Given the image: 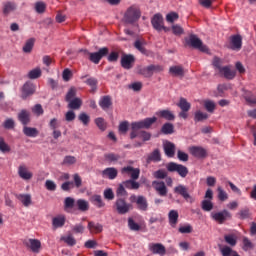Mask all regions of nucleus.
<instances>
[{"instance_id": "1", "label": "nucleus", "mask_w": 256, "mask_h": 256, "mask_svg": "<svg viewBox=\"0 0 256 256\" xmlns=\"http://www.w3.org/2000/svg\"><path fill=\"white\" fill-rule=\"evenodd\" d=\"M153 123H157V117L146 118L138 122H133L131 124L132 132L130 133V139L139 137V132H137L138 129H149Z\"/></svg>"}, {"instance_id": "2", "label": "nucleus", "mask_w": 256, "mask_h": 256, "mask_svg": "<svg viewBox=\"0 0 256 256\" xmlns=\"http://www.w3.org/2000/svg\"><path fill=\"white\" fill-rule=\"evenodd\" d=\"M84 53H86V55H89V61H91V63H94L95 65H99V63L101 62V59L109 55V48L103 47V48H100L99 51L97 52H89L87 50H84Z\"/></svg>"}, {"instance_id": "3", "label": "nucleus", "mask_w": 256, "mask_h": 256, "mask_svg": "<svg viewBox=\"0 0 256 256\" xmlns=\"http://www.w3.org/2000/svg\"><path fill=\"white\" fill-rule=\"evenodd\" d=\"M175 195H179L183 197L186 203H195V198L191 196V192L189 191V187L183 184H178L173 189Z\"/></svg>"}, {"instance_id": "4", "label": "nucleus", "mask_w": 256, "mask_h": 256, "mask_svg": "<svg viewBox=\"0 0 256 256\" xmlns=\"http://www.w3.org/2000/svg\"><path fill=\"white\" fill-rule=\"evenodd\" d=\"M114 208L117 211L118 215H127V213H129V211L133 209V205L131 203H128L125 198L119 197L114 203Z\"/></svg>"}, {"instance_id": "5", "label": "nucleus", "mask_w": 256, "mask_h": 256, "mask_svg": "<svg viewBox=\"0 0 256 256\" xmlns=\"http://www.w3.org/2000/svg\"><path fill=\"white\" fill-rule=\"evenodd\" d=\"M185 42L190 47H193V49L202 51V53H207V51H209V48H207V46L203 44V41H201L195 34H190L189 38L185 39Z\"/></svg>"}, {"instance_id": "6", "label": "nucleus", "mask_w": 256, "mask_h": 256, "mask_svg": "<svg viewBox=\"0 0 256 256\" xmlns=\"http://www.w3.org/2000/svg\"><path fill=\"white\" fill-rule=\"evenodd\" d=\"M124 19L126 23L133 25V23H137L139 19H141V10L137 8V6H131L127 9Z\"/></svg>"}, {"instance_id": "7", "label": "nucleus", "mask_w": 256, "mask_h": 256, "mask_svg": "<svg viewBox=\"0 0 256 256\" xmlns=\"http://www.w3.org/2000/svg\"><path fill=\"white\" fill-rule=\"evenodd\" d=\"M167 171L169 173H178L179 176L182 177V179H185L187 175H189V169L182 165V164H177L175 162H170L166 165Z\"/></svg>"}, {"instance_id": "8", "label": "nucleus", "mask_w": 256, "mask_h": 256, "mask_svg": "<svg viewBox=\"0 0 256 256\" xmlns=\"http://www.w3.org/2000/svg\"><path fill=\"white\" fill-rule=\"evenodd\" d=\"M37 88L31 82H26L21 88V99H29L32 95H35Z\"/></svg>"}, {"instance_id": "9", "label": "nucleus", "mask_w": 256, "mask_h": 256, "mask_svg": "<svg viewBox=\"0 0 256 256\" xmlns=\"http://www.w3.org/2000/svg\"><path fill=\"white\" fill-rule=\"evenodd\" d=\"M211 217L214 221H216L220 225H223V223L226 222L227 219H231V213L227 210H223L220 212L212 213Z\"/></svg>"}, {"instance_id": "10", "label": "nucleus", "mask_w": 256, "mask_h": 256, "mask_svg": "<svg viewBox=\"0 0 256 256\" xmlns=\"http://www.w3.org/2000/svg\"><path fill=\"white\" fill-rule=\"evenodd\" d=\"M151 25L153 29L158 31V33H160V31H163V26L165 25L163 15H161L160 13L155 14L151 19Z\"/></svg>"}, {"instance_id": "11", "label": "nucleus", "mask_w": 256, "mask_h": 256, "mask_svg": "<svg viewBox=\"0 0 256 256\" xmlns=\"http://www.w3.org/2000/svg\"><path fill=\"white\" fill-rule=\"evenodd\" d=\"M243 47V37L241 35L236 34L230 37V49L232 51H241Z\"/></svg>"}, {"instance_id": "12", "label": "nucleus", "mask_w": 256, "mask_h": 256, "mask_svg": "<svg viewBox=\"0 0 256 256\" xmlns=\"http://www.w3.org/2000/svg\"><path fill=\"white\" fill-rule=\"evenodd\" d=\"M152 187L153 189H155L158 195H160V197H167V193L169 190L167 189L165 182L155 180L152 182Z\"/></svg>"}, {"instance_id": "13", "label": "nucleus", "mask_w": 256, "mask_h": 256, "mask_svg": "<svg viewBox=\"0 0 256 256\" xmlns=\"http://www.w3.org/2000/svg\"><path fill=\"white\" fill-rule=\"evenodd\" d=\"M189 152L197 159H205L207 157V150L201 146H191Z\"/></svg>"}, {"instance_id": "14", "label": "nucleus", "mask_w": 256, "mask_h": 256, "mask_svg": "<svg viewBox=\"0 0 256 256\" xmlns=\"http://www.w3.org/2000/svg\"><path fill=\"white\" fill-rule=\"evenodd\" d=\"M146 45H147V41H145V40L137 39L134 42L135 49H137V51H139L142 55L149 57L151 55V51H149V50H147V48H145Z\"/></svg>"}, {"instance_id": "15", "label": "nucleus", "mask_w": 256, "mask_h": 256, "mask_svg": "<svg viewBox=\"0 0 256 256\" xmlns=\"http://www.w3.org/2000/svg\"><path fill=\"white\" fill-rule=\"evenodd\" d=\"M133 63H135V56L131 54H125L121 58V67L123 69H132Z\"/></svg>"}, {"instance_id": "16", "label": "nucleus", "mask_w": 256, "mask_h": 256, "mask_svg": "<svg viewBox=\"0 0 256 256\" xmlns=\"http://www.w3.org/2000/svg\"><path fill=\"white\" fill-rule=\"evenodd\" d=\"M99 107H101V109L103 111H109V109H111V107H113V100L111 99V96L106 95V96H102L98 102Z\"/></svg>"}, {"instance_id": "17", "label": "nucleus", "mask_w": 256, "mask_h": 256, "mask_svg": "<svg viewBox=\"0 0 256 256\" xmlns=\"http://www.w3.org/2000/svg\"><path fill=\"white\" fill-rule=\"evenodd\" d=\"M149 250L154 254V255H160L164 256L165 253H167V250L165 249V246L161 243H153L149 245Z\"/></svg>"}, {"instance_id": "18", "label": "nucleus", "mask_w": 256, "mask_h": 256, "mask_svg": "<svg viewBox=\"0 0 256 256\" xmlns=\"http://www.w3.org/2000/svg\"><path fill=\"white\" fill-rule=\"evenodd\" d=\"M163 149L166 157H170V158L175 157L176 146L173 142L165 141L163 143Z\"/></svg>"}, {"instance_id": "19", "label": "nucleus", "mask_w": 256, "mask_h": 256, "mask_svg": "<svg viewBox=\"0 0 256 256\" xmlns=\"http://www.w3.org/2000/svg\"><path fill=\"white\" fill-rule=\"evenodd\" d=\"M117 175H119V171H117V168H106L102 171V177L104 179H110L113 181V179H117Z\"/></svg>"}, {"instance_id": "20", "label": "nucleus", "mask_w": 256, "mask_h": 256, "mask_svg": "<svg viewBox=\"0 0 256 256\" xmlns=\"http://www.w3.org/2000/svg\"><path fill=\"white\" fill-rule=\"evenodd\" d=\"M219 73H221L225 79L232 80L235 79L237 75V71L231 69V66H224L223 68H220Z\"/></svg>"}, {"instance_id": "21", "label": "nucleus", "mask_w": 256, "mask_h": 256, "mask_svg": "<svg viewBox=\"0 0 256 256\" xmlns=\"http://www.w3.org/2000/svg\"><path fill=\"white\" fill-rule=\"evenodd\" d=\"M18 175L24 181H29L30 179L33 178V173L29 172V170L27 169V166H25V165L19 166Z\"/></svg>"}, {"instance_id": "22", "label": "nucleus", "mask_w": 256, "mask_h": 256, "mask_svg": "<svg viewBox=\"0 0 256 256\" xmlns=\"http://www.w3.org/2000/svg\"><path fill=\"white\" fill-rule=\"evenodd\" d=\"M168 220L170 227L175 229V227H177V223H179V212L177 210H170L168 213Z\"/></svg>"}, {"instance_id": "23", "label": "nucleus", "mask_w": 256, "mask_h": 256, "mask_svg": "<svg viewBox=\"0 0 256 256\" xmlns=\"http://www.w3.org/2000/svg\"><path fill=\"white\" fill-rule=\"evenodd\" d=\"M121 173L122 174L130 173L131 179H139V175L141 171L137 168H133V166H126L121 169Z\"/></svg>"}, {"instance_id": "24", "label": "nucleus", "mask_w": 256, "mask_h": 256, "mask_svg": "<svg viewBox=\"0 0 256 256\" xmlns=\"http://www.w3.org/2000/svg\"><path fill=\"white\" fill-rule=\"evenodd\" d=\"M169 73L172 77H185V69L181 65L171 66Z\"/></svg>"}, {"instance_id": "25", "label": "nucleus", "mask_w": 256, "mask_h": 256, "mask_svg": "<svg viewBox=\"0 0 256 256\" xmlns=\"http://www.w3.org/2000/svg\"><path fill=\"white\" fill-rule=\"evenodd\" d=\"M156 115L166 121H175V114H173L171 110H160L156 112Z\"/></svg>"}, {"instance_id": "26", "label": "nucleus", "mask_w": 256, "mask_h": 256, "mask_svg": "<svg viewBox=\"0 0 256 256\" xmlns=\"http://www.w3.org/2000/svg\"><path fill=\"white\" fill-rule=\"evenodd\" d=\"M31 114L27 110H21L18 114V121L22 123V125H29L31 121Z\"/></svg>"}, {"instance_id": "27", "label": "nucleus", "mask_w": 256, "mask_h": 256, "mask_svg": "<svg viewBox=\"0 0 256 256\" xmlns=\"http://www.w3.org/2000/svg\"><path fill=\"white\" fill-rule=\"evenodd\" d=\"M136 205L140 211H147V209H149V203L147 202V198H145V196H138L136 198Z\"/></svg>"}, {"instance_id": "28", "label": "nucleus", "mask_w": 256, "mask_h": 256, "mask_svg": "<svg viewBox=\"0 0 256 256\" xmlns=\"http://www.w3.org/2000/svg\"><path fill=\"white\" fill-rule=\"evenodd\" d=\"M146 161L147 163H159V161H161V152L159 149H155L152 153H150Z\"/></svg>"}, {"instance_id": "29", "label": "nucleus", "mask_w": 256, "mask_h": 256, "mask_svg": "<svg viewBox=\"0 0 256 256\" xmlns=\"http://www.w3.org/2000/svg\"><path fill=\"white\" fill-rule=\"evenodd\" d=\"M17 10V3L8 1L3 5V13L5 15H9V13H13V11Z\"/></svg>"}, {"instance_id": "30", "label": "nucleus", "mask_w": 256, "mask_h": 256, "mask_svg": "<svg viewBox=\"0 0 256 256\" xmlns=\"http://www.w3.org/2000/svg\"><path fill=\"white\" fill-rule=\"evenodd\" d=\"M123 185L126 189H131V190H137L139 187H141V184L137 182V179L131 178L130 180H126L123 182Z\"/></svg>"}, {"instance_id": "31", "label": "nucleus", "mask_w": 256, "mask_h": 256, "mask_svg": "<svg viewBox=\"0 0 256 256\" xmlns=\"http://www.w3.org/2000/svg\"><path fill=\"white\" fill-rule=\"evenodd\" d=\"M16 198L22 203V205H24V207H29L32 203L31 194H18L16 195Z\"/></svg>"}, {"instance_id": "32", "label": "nucleus", "mask_w": 256, "mask_h": 256, "mask_svg": "<svg viewBox=\"0 0 256 256\" xmlns=\"http://www.w3.org/2000/svg\"><path fill=\"white\" fill-rule=\"evenodd\" d=\"M76 208L78 211L85 213V211H89V202L85 199H78L76 201Z\"/></svg>"}, {"instance_id": "33", "label": "nucleus", "mask_w": 256, "mask_h": 256, "mask_svg": "<svg viewBox=\"0 0 256 256\" xmlns=\"http://www.w3.org/2000/svg\"><path fill=\"white\" fill-rule=\"evenodd\" d=\"M90 201L97 207L98 209H102V207H105V202H103V198L101 195H93L90 197Z\"/></svg>"}, {"instance_id": "34", "label": "nucleus", "mask_w": 256, "mask_h": 256, "mask_svg": "<svg viewBox=\"0 0 256 256\" xmlns=\"http://www.w3.org/2000/svg\"><path fill=\"white\" fill-rule=\"evenodd\" d=\"M88 229L90 233H101L103 231V225L90 221L88 222Z\"/></svg>"}, {"instance_id": "35", "label": "nucleus", "mask_w": 256, "mask_h": 256, "mask_svg": "<svg viewBox=\"0 0 256 256\" xmlns=\"http://www.w3.org/2000/svg\"><path fill=\"white\" fill-rule=\"evenodd\" d=\"M139 75H142L143 77H146L147 79L153 77V70L151 68V65L146 67H140L138 69Z\"/></svg>"}, {"instance_id": "36", "label": "nucleus", "mask_w": 256, "mask_h": 256, "mask_svg": "<svg viewBox=\"0 0 256 256\" xmlns=\"http://www.w3.org/2000/svg\"><path fill=\"white\" fill-rule=\"evenodd\" d=\"M161 133H163V135H173V133H175V126L167 122L162 126Z\"/></svg>"}, {"instance_id": "37", "label": "nucleus", "mask_w": 256, "mask_h": 256, "mask_svg": "<svg viewBox=\"0 0 256 256\" xmlns=\"http://www.w3.org/2000/svg\"><path fill=\"white\" fill-rule=\"evenodd\" d=\"M65 216H57L52 219V225L55 229H59L65 225Z\"/></svg>"}, {"instance_id": "38", "label": "nucleus", "mask_w": 256, "mask_h": 256, "mask_svg": "<svg viewBox=\"0 0 256 256\" xmlns=\"http://www.w3.org/2000/svg\"><path fill=\"white\" fill-rule=\"evenodd\" d=\"M81 105H83V101L81 100V98H74L73 100H70V102H68V109H81Z\"/></svg>"}, {"instance_id": "39", "label": "nucleus", "mask_w": 256, "mask_h": 256, "mask_svg": "<svg viewBox=\"0 0 256 256\" xmlns=\"http://www.w3.org/2000/svg\"><path fill=\"white\" fill-rule=\"evenodd\" d=\"M244 99L247 103V105H250V107H255L256 105V95L253 94L252 92H247L244 95Z\"/></svg>"}, {"instance_id": "40", "label": "nucleus", "mask_w": 256, "mask_h": 256, "mask_svg": "<svg viewBox=\"0 0 256 256\" xmlns=\"http://www.w3.org/2000/svg\"><path fill=\"white\" fill-rule=\"evenodd\" d=\"M76 202L72 197H66L64 200V209L65 211H70V209H75Z\"/></svg>"}, {"instance_id": "41", "label": "nucleus", "mask_w": 256, "mask_h": 256, "mask_svg": "<svg viewBox=\"0 0 256 256\" xmlns=\"http://www.w3.org/2000/svg\"><path fill=\"white\" fill-rule=\"evenodd\" d=\"M23 133L26 135V137H37V135H39V130H37V128L25 126L23 128Z\"/></svg>"}, {"instance_id": "42", "label": "nucleus", "mask_w": 256, "mask_h": 256, "mask_svg": "<svg viewBox=\"0 0 256 256\" xmlns=\"http://www.w3.org/2000/svg\"><path fill=\"white\" fill-rule=\"evenodd\" d=\"M30 249L33 253H39V249H41V241L38 239H29Z\"/></svg>"}, {"instance_id": "43", "label": "nucleus", "mask_w": 256, "mask_h": 256, "mask_svg": "<svg viewBox=\"0 0 256 256\" xmlns=\"http://www.w3.org/2000/svg\"><path fill=\"white\" fill-rule=\"evenodd\" d=\"M34 46H35V38L28 39L23 46V52L31 53L33 51Z\"/></svg>"}, {"instance_id": "44", "label": "nucleus", "mask_w": 256, "mask_h": 256, "mask_svg": "<svg viewBox=\"0 0 256 256\" xmlns=\"http://www.w3.org/2000/svg\"><path fill=\"white\" fill-rule=\"evenodd\" d=\"M206 119H209V114L201 112V111L195 112V114H194L195 123H201V121H206Z\"/></svg>"}, {"instance_id": "45", "label": "nucleus", "mask_w": 256, "mask_h": 256, "mask_svg": "<svg viewBox=\"0 0 256 256\" xmlns=\"http://www.w3.org/2000/svg\"><path fill=\"white\" fill-rule=\"evenodd\" d=\"M220 251L222 256H240L239 253H237V251L232 250L231 247L229 246H224L223 248H221Z\"/></svg>"}, {"instance_id": "46", "label": "nucleus", "mask_w": 256, "mask_h": 256, "mask_svg": "<svg viewBox=\"0 0 256 256\" xmlns=\"http://www.w3.org/2000/svg\"><path fill=\"white\" fill-rule=\"evenodd\" d=\"M104 159L108 161V163H117V161L121 159V156L115 153H108L104 155Z\"/></svg>"}, {"instance_id": "47", "label": "nucleus", "mask_w": 256, "mask_h": 256, "mask_svg": "<svg viewBox=\"0 0 256 256\" xmlns=\"http://www.w3.org/2000/svg\"><path fill=\"white\" fill-rule=\"evenodd\" d=\"M73 99H77V89H75V87L70 88L65 96V101L67 103H69Z\"/></svg>"}, {"instance_id": "48", "label": "nucleus", "mask_w": 256, "mask_h": 256, "mask_svg": "<svg viewBox=\"0 0 256 256\" xmlns=\"http://www.w3.org/2000/svg\"><path fill=\"white\" fill-rule=\"evenodd\" d=\"M34 9H35L36 13H39L41 15L47 9V4H45V2H43V1H38L35 3Z\"/></svg>"}, {"instance_id": "49", "label": "nucleus", "mask_w": 256, "mask_h": 256, "mask_svg": "<svg viewBox=\"0 0 256 256\" xmlns=\"http://www.w3.org/2000/svg\"><path fill=\"white\" fill-rule=\"evenodd\" d=\"M178 107L181 109V111H189V109H191V103L187 102V99L185 98H180Z\"/></svg>"}, {"instance_id": "50", "label": "nucleus", "mask_w": 256, "mask_h": 256, "mask_svg": "<svg viewBox=\"0 0 256 256\" xmlns=\"http://www.w3.org/2000/svg\"><path fill=\"white\" fill-rule=\"evenodd\" d=\"M61 241H64V243H67L70 247L77 245V240H75L73 235L62 236Z\"/></svg>"}, {"instance_id": "51", "label": "nucleus", "mask_w": 256, "mask_h": 256, "mask_svg": "<svg viewBox=\"0 0 256 256\" xmlns=\"http://www.w3.org/2000/svg\"><path fill=\"white\" fill-rule=\"evenodd\" d=\"M97 79L96 78H88L86 80V85H89L91 87L90 93H95L97 91Z\"/></svg>"}, {"instance_id": "52", "label": "nucleus", "mask_w": 256, "mask_h": 256, "mask_svg": "<svg viewBox=\"0 0 256 256\" xmlns=\"http://www.w3.org/2000/svg\"><path fill=\"white\" fill-rule=\"evenodd\" d=\"M128 227L130 231H141V226L133 218H128Z\"/></svg>"}, {"instance_id": "53", "label": "nucleus", "mask_w": 256, "mask_h": 256, "mask_svg": "<svg viewBox=\"0 0 256 256\" xmlns=\"http://www.w3.org/2000/svg\"><path fill=\"white\" fill-rule=\"evenodd\" d=\"M201 207L203 211H213V202H211V200H203L201 202Z\"/></svg>"}, {"instance_id": "54", "label": "nucleus", "mask_w": 256, "mask_h": 256, "mask_svg": "<svg viewBox=\"0 0 256 256\" xmlns=\"http://www.w3.org/2000/svg\"><path fill=\"white\" fill-rule=\"evenodd\" d=\"M41 73V68H35L28 73V79H39Z\"/></svg>"}, {"instance_id": "55", "label": "nucleus", "mask_w": 256, "mask_h": 256, "mask_svg": "<svg viewBox=\"0 0 256 256\" xmlns=\"http://www.w3.org/2000/svg\"><path fill=\"white\" fill-rule=\"evenodd\" d=\"M95 124L100 129V131H105V129H107V122H105L104 118H101V117L96 118Z\"/></svg>"}, {"instance_id": "56", "label": "nucleus", "mask_w": 256, "mask_h": 256, "mask_svg": "<svg viewBox=\"0 0 256 256\" xmlns=\"http://www.w3.org/2000/svg\"><path fill=\"white\" fill-rule=\"evenodd\" d=\"M249 217H251V212H250L249 208H243L238 213L239 219H242V220L249 219Z\"/></svg>"}, {"instance_id": "57", "label": "nucleus", "mask_w": 256, "mask_h": 256, "mask_svg": "<svg viewBox=\"0 0 256 256\" xmlns=\"http://www.w3.org/2000/svg\"><path fill=\"white\" fill-rule=\"evenodd\" d=\"M153 177L155 179H167V171H165L164 169H159L153 172Z\"/></svg>"}, {"instance_id": "58", "label": "nucleus", "mask_w": 256, "mask_h": 256, "mask_svg": "<svg viewBox=\"0 0 256 256\" xmlns=\"http://www.w3.org/2000/svg\"><path fill=\"white\" fill-rule=\"evenodd\" d=\"M217 191H218L219 201H227L229 199V196L227 195V192H225V190H223L222 187H218Z\"/></svg>"}, {"instance_id": "59", "label": "nucleus", "mask_w": 256, "mask_h": 256, "mask_svg": "<svg viewBox=\"0 0 256 256\" xmlns=\"http://www.w3.org/2000/svg\"><path fill=\"white\" fill-rule=\"evenodd\" d=\"M78 119L83 123V125H89V122L91 121V117H89L85 112L80 113Z\"/></svg>"}, {"instance_id": "60", "label": "nucleus", "mask_w": 256, "mask_h": 256, "mask_svg": "<svg viewBox=\"0 0 256 256\" xmlns=\"http://www.w3.org/2000/svg\"><path fill=\"white\" fill-rule=\"evenodd\" d=\"M117 197H127V190H125V185L122 183L118 186L116 190Z\"/></svg>"}, {"instance_id": "61", "label": "nucleus", "mask_w": 256, "mask_h": 256, "mask_svg": "<svg viewBox=\"0 0 256 256\" xmlns=\"http://www.w3.org/2000/svg\"><path fill=\"white\" fill-rule=\"evenodd\" d=\"M204 107L206 111H208V113H213V111H215V102L211 100H206L204 102Z\"/></svg>"}, {"instance_id": "62", "label": "nucleus", "mask_w": 256, "mask_h": 256, "mask_svg": "<svg viewBox=\"0 0 256 256\" xmlns=\"http://www.w3.org/2000/svg\"><path fill=\"white\" fill-rule=\"evenodd\" d=\"M224 239L228 245H231V247H235L237 245V239H235V236L233 235H225Z\"/></svg>"}, {"instance_id": "63", "label": "nucleus", "mask_w": 256, "mask_h": 256, "mask_svg": "<svg viewBox=\"0 0 256 256\" xmlns=\"http://www.w3.org/2000/svg\"><path fill=\"white\" fill-rule=\"evenodd\" d=\"M104 199L108 201H113L115 199V193H113V189L108 188L104 190Z\"/></svg>"}, {"instance_id": "64", "label": "nucleus", "mask_w": 256, "mask_h": 256, "mask_svg": "<svg viewBox=\"0 0 256 256\" xmlns=\"http://www.w3.org/2000/svg\"><path fill=\"white\" fill-rule=\"evenodd\" d=\"M72 231L73 233L83 234L85 233V226L83 225V223L75 224L74 226H72Z\"/></svg>"}]
</instances>
